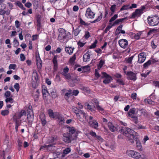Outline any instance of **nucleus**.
Returning <instances> with one entry per match:
<instances>
[{
	"label": "nucleus",
	"mask_w": 159,
	"mask_h": 159,
	"mask_svg": "<svg viewBox=\"0 0 159 159\" xmlns=\"http://www.w3.org/2000/svg\"><path fill=\"white\" fill-rule=\"evenodd\" d=\"M71 39L70 33L63 28H61L58 30L57 39L61 43H66Z\"/></svg>",
	"instance_id": "nucleus-1"
},
{
	"label": "nucleus",
	"mask_w": 159,
	"mask_h": 159,
	"mask_svg": "<svg viewBox=\"0 0 159 159\" xmlns=\"http://www.w3.org/2000/svg\"><path fill=\"white\" fill-rule=\"evenodd\" d=\"M120 132L128 138V141L133 144L134 143V139L135 133V131L130 129L126 127H122L120 130Z\"/></svg>",
	"instance_id": "nucleus-2"
},
{
	"label": "nucleus",
	"mask_w": 159,
	"mask_h": 159,
	"mask_svg": "<svg viewBox=\"0 0 159 159\" xmlns=\"http://www.w3.org/2000/svg\"><path fill=\"white\" fill-rule=\"evenodd\" d=\"M73 110L76 114L77 118L80 121L83 122L85 121L88 115L87 113H85L84 111L81 110L77 107H75Z\"/></svg>",
	"instance_id": "nucleus-3"
},
{
	"label": "nucleus",
	"mask_w": 159,
	"mask_h": 159,
	"mask_svg": "<svg viewBox=\"0 0 159 159\" xmlns=\"http://www.w3.org/2000/svg\"><path fill=\"white\" fill-rule=\"evenodd\" d=\"M27 120L29 124L32 123L34 120V114L32 110V107L31 104H29L28 108L27 109Z\"/></svg>",
	"instance_id": "nucleus-4"
},
{
	"label": "nucleus",
	"mask_w": 159,
	"mask_h": 159,
	"mask_svg": "<svg viewBox=\"0 0 159 159\" xmlns=\"http://www.w3.org/2000/svg\"><path fill=\"white\" fill-rule=\"evenodd\" d=\"M147 19L148 24L151 26L157 25L159 23V18L157 16H149Z\"/></svg>",
	"instance_id": "nucleus-5"
},
{
	"label": "nucleus",
	"mask_w": 159,
	"mask_h": 159,
	"mask_svg": "<svg viewBox=\"0 0 159 159\" xmlns=\"http://www.w3.org/2000/svg\"><path fill=\"white\" fill-rule=\"evenodd\" d=\"M75 137H73L68 132L64 133L63 134L62 140L67 143H70L71 141L75 139Z\"/></svg>",
	"instance_id": "nucleus-6"
},
{
	"label": "nucleus",
	"mask_w": 159,
	"mask_h": 159,
	"mask_svg": "<svg viewBox=\"0 0 159 159\" xmlns=\"http://www.w3.org/2000/svg\"><path fill=\"white\" fill-rule=\"evenodd\" d=\"M126 153L129 156L134 159H139L141 157L140 153L134 150H127Z\"/></svg>",
	"instance_id": "nucleus-7"
},
{
	"label": "nucleus",
	"mask_w": 159,
	"mask_h": 159,
	"mask_svg": "<svg viewBox=\"0 0 159 159\" xmlns=\"http://www.w3.org/2000/svg\"><path fill=\"white\" fill-rule=\"evenodd\" d=\"M102 74L103 75V77H102V78H103V77L105 78L103 81V82L104 84H108L110 83L113 80L112 77L106 73L105 72H102Z\"/></svg>",
	"instance_id": "nucleus-8"
},
{
	"label": "nucleus",
	"mask_w": 159,
	"mask_h": 159,
	"mask_svg": "<svg viewBox=\"0 0 159 159\" xmlns=\"http://www.w3.org/2000/svg\"><path fill=\"white\" fill-rule=\"evenodd\" d=\"M42 93L43 98L45 102H47L48 101V97L49 93L48 91L47 88L44 85H43L42 87Z\"/></svg>",
	"instance_id": "nucleus-9"
},
{
	"label": "nucleus",
	"mask_w": 159,
	"mask_h": 159,
	"mask_svg": "<svg viewBox=\"0 0 159 159\" xmlns=\"http://www.w3.org/2000/svg\"><path fill=\"white\" fill-rule=\"evenodd\" d=\"M126 75L127 76V79L129 80L135 81L137 80V73L131 71H127Z\"/></svg>",
	"instance_id": "nucleus-10"
},
{
	"label": "nucleus",
	"mask_w": 159,
	"mask_h": 159,
	"mask_svg": "<svg viewBox=\"0 0 159 159\" xmlns=\"http://www.w3.org/2000/svg\"><path fill=\"white\" fill-rule=\"evenodd\" d=\"M95 13L93 12L90 7L87 8L86 11L85 16L86 17L89 19H93L94 18Z\"/></svg>",
	"instance_id": "nucleus-11"
},
{
	"label": "nucleus",
	"mask_w": 159,
	"mask_h": 159,
	"mask_svg": "<svg viewBox=\"0 0 159 159\" xmlns=\"http://www.w3.org/2000/svg\"><path fill=\"white\" fill-rule=\"evenodd\" d=\"M55 115L56 118L55 119H58L59 124L61 125H63L65 122L63 116L59 112L56 113Z\"/></svg>",
	"instance_id": "nucleus-12"
},
{
	"label": "nucleus",
	"mask_w": 159,
	"mask_h": 159,
	"mask_svg": "<svg viewBox=\"0 0 159 159\" xmlns=\"http://www.w3.org/2000/svg\"><path fill=\"white\" fill-rule=\"evenodd\" d=\"M84 107L88 111H90L93 113L96 112L95 107L94 105H90L88 103L86 102L85 104Z\"/></svg>",
	"instance_id": "nucleus-13"
},
{
	"label": "nucleus",
	"mask_w": 159,
	"mask_h": 159,
	"mask_svg": "<svg viewBox=\"0 0 159 159\" xmlns=\"http://www.w3.org/2000/svg\"><path fill=\"white\" fill-rule=\"evenodd\" d=\"M118 43L120 46L124 49L126 48L128 45V42L126 39H120Z\"/></svg>",
	"instance_id": "nucleus-14"
},
{
	"label": "nucleus",
	"mask_w": 159,
	"mask_h": 159,
	"mask_svg": "<svg viewBox=\"0 0 159 159\" xmlns=\"http://www.w3.org/2000/svg\"><path fill=\"white\" fill-rule=\"evenodd\" d=\"M138 62L139 63H142L145 61L146 57L144 52H141L138 55Z\"/></svg>",
	"instance_id": "nucleus-15"
},
{
	"label": "nucleus",
	"mask_w": 159,
	"mask_h": 159,
	"mask_svg": "<svg viewBox=\"0 0 159 159\" xmlns=\"http://www.w3.org/2000/svg\"><path fill=\"white\" fill-rule=\"evenodd\" d=\"M142 14L138 9L135 10V11L133 12L132 14L129 16V18L131 19H134L135 18H138Z\"/></svg>",
	"instance_id": "nucleus-16"
},
{
	"label": "nucleus",
	"mask_w": 159,
	"mask_h": 159,
	"mask_svg": "<svg viewBox=\"0 0 159 159\" xmlns=\"http://www.w3.org/2000/svg\"><path fill=\"white\" fill-rule=\"evenodd\" d=\"M134 140L136 141V147L137 149L140 151H142L143 148L140 141L136 137L134 138Z\"/></svg>",
	"instance_id": "nucleus-17"
},
{
	"label": "nucleus",
	"mask_w": 159,
	"mask_h": 159,
	"mask_svg": "<svg viewBox=\"0 0 159 159\" xmlns=\"http://www.w3.org/2000/svg\"><path fill=\"white\" fill-rule=\"evenodd\" d=\"M35 58L36 64L38 69V71L39 72V69L40 68V55L39 51H38L35 52Z\"/></svg>",
	"instance_id": "nucleus-18"
},
{
	"label": "nucleus",
	"mask_w": 159,
	"mask_h": 159,
	"mask_svg": "<svg viewBox=\"0 0 159 159\" xmlns=\"http://www.w3.org/2000/svg\"><path fill=\"white\" fill-rule=\"evenodd\" d=\"M69 129L68 133L70 134V135L73 136V137H75V139L77 137V134L76 133V130L74 127H69L68 128Z\"/></svg>",
	"instance_id": "nucleus-19"
},
{
	"label": "nucleus",
	"mask_w": 159,
	"mask_h": 159,
	"mask_svg": "<svg viewBox=\"0 0 159 159\" xmlns=\"http://www.w3.org/2000/svg\"><path fill=\"white\" fill-rule=\"evenodd\" d=\"M80 81V79L77 77L73 78L72 79L69 83V85L71 87H74L76 84L78 83Z\"/></svg>",
	"instance_id": "nucleus-20"
},
{
	"label": "nucleus",
	"mask_w": 159,
	"mask_h": 159,
	"mask_svg": "<svg viewBox=\"0 0 159 159\" xmlns=\"http://www.w3.org/2000/svg\"><path fill=\"white\" fill-rule=\"evenodd\" d=\"M108 127L110 130L112 132H114L118 130V127L114 126L113 124L111 122H109L108 124Z\"/></svg>",
	"instance_id": "nucleus-21"
},
{
	"label": "nucleus",
	"mask_w": 159,
	"mask_h": 159,
	"mask_svg": "<svg viewBox=\"0 0 159 159\" xmlns=\"http://www.w3.org/2000/svg\"><path fill=\"white\" fill-rule=\"evenodd\" d=\"M48 113L49 115V117L50 118L55 119L56 118V116L55 114L56 113H58V112H53L52 110L49 109L48 111Z\"/></svg>",
	"instance_id": "nucleus-22"
},
{
	"label": "nucleus",
	"mask_w": 159,
	"mask_h": 159,
	"mask_svg": "<svg viewBox=\"0 0 159 159\" xmlns=\"http://www.w3.org/2000/svg\"><path fill=\"white\" fill-rule=\"evenodd\" d=\"M89 126L95 129H97L98 126V124L96 120H93L90 124L89 125Z\"/></svg>",
	"instance_id": "nucleus-23"
},
{
	"label": "nucleus",
	"mask_w": 159,
	"mask_h": 159,
	"mask_svg": "<svg viewBox=\"0 0 159 159\" xmlns=\"http://www.w3.org/2000/svg\"><path fill=\"white\" fill-rule=\"evenodd\" d=\"M90 54L87 52L83 56V60L84 62H87L90 60Z\"/></svg>",
	"instance_id": "nucleus-24"
},
{
	"label": "nucleus",
	"mask_w": 159,
	"mask_h": 159,
	"mask_svg": "<svg viewBox=\"0 0 159 159\" xmlns=\"http://www.w3.org/2000/svg\"><path fill=\"white\" fill-rule=\"evenodd\" d=\"M57 56H54L52 59V62L54 64V69L56 70L58 67L57 61Z\"/></svg>",
	"instance_id": "nucleus-25"
},
{
	"label": "nucleus",
	"mask_w": 159,
	"mask_h": 159,
	"mask_svg": "<svg viewBox=\"0 0 159 159\" xmlns=\"http://www.w3.org/2000/svg\"><path fill=\"white\" fill-rule=\"evenodd\" d=\"M74 48H72L71 47H66L65 48V51L69 54V55H71L73 53V51L74 49Z\"/></svg>",
	"instance_id": "nucleus-26"
},
{
	"label": "nucleus",
	"mask_w": 159,
	"mask_h": 159,
	"mask_svg": "<svg viewBox=\"0 0 159 159\" xmlns=\"http://www.w3.org/2000/svg\"><path fill=\"white\" fill-rule=\"evenodd\" d=\"M81 31V29H80V26H79L75 30H74V27H73V33L75 36H77Z\"/></svg>",
	"instance_id": "nucleus-27"
},
{
	"label": "nucleus",
	"mask_w": 159,
	"mask_h": 159,
	"mask_svg": "<svg viewBox=\"0 0 159 159\" xmlns=\"http://www.w3.org/2000/svg\"><path fill=\"white\" fill-rule=\"evenodd\" d=\"M136 109L135 108H132L130 109L129 111L128 112V115L129 116L133 117L134 116H133L135 114Z\"/></svg>",
	"instance_id": "nucleus-28"
},
{
	"label": "nucleus",
	"mask_w": 159,
	"mask_h": 159,
	"mask_svg": "<svg viewBox=\"0 0 159 159\" xmlns=\"http://www.w3.org/2000/svg\"><path fill=\"white\" fill-rule=\"evenodd\" d=\"M134 128L135 129H145L146 127L145 126H143L141 124H136L133 126Z\"/></svg>",
	"instance_id": "nucleus-29"
},
{
	"label": "nucleus",
	"mask_w": 159,
	"mask_h": 159,
	"mask_svg": "<svg viewBox=\"0 0 159 159\" xmlns=\"http://www.w3.org/2000/svg\"><path fill=\"white\" fill-rule=\"evenodd\" d=\"M126 19V18L119 19L115 21L114 23L112 25V26H115L118 24L120 22H122Z\"/></svg>",
	"instance_id": "nucleus-30"
},
{
	"label": "nucleus",
	"mask_w": 159,
	"mask_h": 159,
	"mask_svg": "<svg viewBox=\"0 0 159 159\" xmlns=\"http://www.w3.org/2000/svg\"><path fill=\"white\" fill-rule=\"evenodd\" d=\"M26 114V111L25 110H22L18 113L17 117L18 119H20L24 115H25Z\"/></svg>",
	"instance_id": "nucleus-31"
},
{
	"label": "nucleus",
	"mask_w": 159,
	"mask_h": 159,
	"mask_svg": "<svg viewBox=\"0 0 159 159\" xmlns=\"http://www.w3.org/2000/svg\"><path fill=\"white\" fill-rule=\"evenodd\" d=\"M151 64V61L150 60H148L147 62L143 64V69H147Z\"/></svg>",
	"instance_id": "nucleus-32"
},
{
	"label": "nucleus",
	"mask_w": 159,
	"mask_h": 159,
	"mask_svg": "<svg viewBox=\"0 0 159 159\" xmlns=\"http://www.w3.org/2000/svg\"><path fill=\"white\" fill-rule=\"evenodd\" d=\"M32 78H34L36 81L39 80V76L37 72L36 71H34L32 75Z\"/></svg>",
	"instance_id": "nucleus-33"
},
{
	"label": "nucleus",
	"mask_w": 159,
	"mask_h": 159,
	"mask_svg": "<svg viewBox=\"0 0 159 159\" xmlns=\"http://www.w3.org/2000/svg\"><path fill=\"white\" fill-rule=\"evenodd\" d=\"M95 107L97 109L100 113L104 112V109L100 106L99 104L96 105Z\"/></svg>",
	"instance_id": "nucleus-34"
},
{
	"label": "nucleus",
	"mask_w": 159,
	"mask_h": 159,
	"mask_svg": "<svg viewBox=\"0 0 159 159\" xmlns=\"http://www.w3.org/2000/svg\"><path fill=\"white\" fill-rule=\"evenodd\" d=\"M93 117L91 116H88V115L87 117H86V119H85V121H87L89 124H90L91 123V122L93 121Z\"/></svg>",
	"instance_id": "nucleus-35"
},
{
	"label": "nucleus",
	"mask_w": 159,
	"mask_h": 159,
	"mask_svg": "<svg viewBox=\"0 0 159 159\" xmlns=\"http://www.w3.org/2000/svg\"><path fill=\"white\" fill-rule=\"evenodd\" d=\"M36 92L38 94H35L33 96L34 100L35 102H37L39 100V90L38 89L36 91Z\"/></svg>",
	"instance_id": "nucleus-36"
},
{
	"label": "nucleus",
	"mask_w": 159,
	"mask_h": 159,
	"mask_svg": "<svg viewBox=\"0 0 159 159\" xmlns=\"http://www.w3.org/2000/svg\"><path fill=\"white\" fill-rule=\"evenodd\" d=\"M104 63V61L102 60H101L100 61L99 64L98 65V69L100 70L102 67Z\"/></svg>",
	"instance_id": "nucleus-37"
},
{
	"label": "nucleus",
	"mask_w": 159,
	"mask_h": 159,
	"mask_svg": "<svg viewBox=\"0 0 159 159\" xmlns=\"http://www.w3.org/2000/svg\"><path fill=\"white\" fill-rule=\"evenodd\" d=\"M76 59V54H74L71 57H70L69 60V62L70 63L72 64L75 61Z\"/></svg>",
	"instance_id": "nucleus-38"
},
{
	"label": "nucleus",
	"mask_w": 159,
	"mask_h": 159,
	"mask_svg": "<svg viewBox=\"0 0 159 159\" xmlns=\"http://www.w3.org/2000/svg\"><path fill=\"white\" fill-rule=\"evenodd\" d=\"M71 152V149L70 148H66L63 151V154L64 155H67Z\"/></svg>",
	"instance_id": "nucleus-39"
},
{
	"label": "nucleus",
	"mask_w": 159,
	"mask_h": 159,
	"mask_svg": "<svg viewBox=\"0 0 159 159\" xmlns=\"http://www.w3.org/2000/svg\"><path fill=\"white\" fill-rule=\"evenodd\" d=\"M9 111L7 110H2L1 111V114L3 116H6L8 115L9 114Z\"/></svg>",
	"instance_id": "nucleus-40"
},
{
	"label": "nucleus",
	"mask_w": 159,
	"mask_h": 159,
	"mask_svg": "<svg viewBox=\"0 0 159 159\" xmlns=\"http://www.w3.org/2000/svg\"><path fill=\"white\" fill-rule=\"evenodd\" d=\"M134 38L136 40H138L139 39L141 35V33H138L136 34H134Z\"/></svg>",
	"instance_id": "nucleus-41"
},
{
	"label": "nucleus",
	"mask_w": 159,
	"mask_h": 159,
	"mask_svg": "<svg viewBox=\"0 0 159 159\" xmlns=\"http://www.w3.org/2000/svg\"><path fill=\"white\" fill-rule=\"evenodd\" d=\"M80 20V24L81 25H84V26H88V24L87 23H86L82 19L80 18L79 19Z\"/></svg>",
	"instance_id": "nucleus-42"
},
{
	"label": "nucleus",
	"mask_w": 159,
	"mask_h": 159,
	"mask_svg": "<svg viewBox=\"0 0 159 159\" xmlns=\"http://www.w3.org/2000/svg\"><path fill=\"white\" fill-rule=\"evenodd\" d=\"M37 30H40V17L39 15L37 16Z\"/></svg>",
	"instance_id": "nucleus-43"
},
{
	"label": "nucleus",
	"mask_w": 159,
	"mask_h": 159,
	"mask_svg": "<svg viewBox=\"0 0 159 159\" xmlns=\"http://www.w3.org/2000/svg\"><path fill=\"white\" fill-rule=\"evenodd\" d=\"M69 70V68L68 67H67V66H66L63 69V72L61 73V74L62 75L64 74H67Z\"/></svg>",
	"instance_id": "nucleus-44"
},
{
	"label": "nucleus",
	"mask_w": 159,
	"mask_h": 159,
	"mask_svg": "<svg viewBox=\"0 0 159 159\" xmlns=\"http://www.w3.org/2000/svg\"><path fill=\"white\" fill-rule=\"evenodd\" d=\"M97 43V40H96L95 41V42L91 45L89 46V48L92 49L95 48L96 46Z\"/></svg>",
	"instance_id": "nucleus-45"
},
{
	"label": "nucleus",
	"mask_w": 159,
	"mask_h": 159,
	"mask_svg": "<svg viewBox=\"0 0 159 159\" xmlns=\"http://www.w3.org/2000/svg\"><path fill=\"white\" fill-rule=\"evenodd\" d=\"M90 37V35L89 32L88 31H85L84 35V38L86 39H87Z\"/></svg>",
	"instance_id": "nucleus-46"
},
{
	"label": "nucleus",
	"mask_w": 159,
	"mask_h": 159,
	"mask_svg": "<svg viewBox=\"0 0 159 159\" xmlns=\"http://www.w3.org/2000/svg\"><path fill=\"white\" fill-rule=\"evenodd\" d=\"M129 5H124L121 8L120 10L122 11L124 10H127L130 9L129 8Z\"/></svg>",
	"instance_id": "nucleus-47"
},
{
	"label": "nucleus",
	"mask_w": 159,
	"mask_h": 159,
	"mask_svg": "<svg viewBox=\"0 0 159 159\" xmlns=\"http://www.w3.org/2000/svg\"><path fill=\"white\" fill-rule=\"evenodd\" d=\"M13 43L14 47H17L18 46L19 43V42L16 38L14 39Z\"/></svg>",
	"instance_id": "nucleus-48"
},
{
	"label": "nucleus",
	"mask_w": 159,
	"mask_h": 159,
	"mask_svg": "<svg viewBox=\"0 0 159 159\" xmlns=\"http://www.w3.org/2000/svg\"><path fill=\"white\" fill-rule=\"evenodd\" d=\"M6 102L7 103L8 102H10L11 103L13 102V99L11 97L7 98L5 100Z\"/></svg>",
	"instance_id": "nucleus-49"
},
{
	"label": "nucleus",
	"mask_w": 159,
	"mask_h": 159,
	"mask_svg": "<svg viewBox=\"0 0 159 159\" xmlns=\"http://www.w3.org/2000/svg\"><path fill=\"white\" fill-rule=\"evenodd\" d=\"M116 81L119 84L124 85L125 84V82L121 79H117L116 80Z\"/></svg>",
	"instance_id": "nucleus-50"
},
{
	"label": "nucleus",
	"mask_w": 159,
	"mask_h": 159,
	"mask_svg": "<svg viewBox=\"0 0 159 159\" xmlns=\"http://www.w3.org/2000/svg\"><path fill=\"white\" fill-rule=\"evenodd\" d=\"M118 17V15L115 14L114 16L112 17L111 19L109 20V21L110 22H111L114 21Z\"/></svg>",
	"instance_id": "nucleus-51"
},
{
	"label": "nucleus",
	"mask_w": 159,
	"mask_h": 159,
	"mask_svg": "<svg viewBox=\"0 0 159 159\" xmlns=\"http://www.w3.org/2000/svg\"><path fill=\"white\" fill-rule=\"evenodd\" d=\"M68 1L71 3L75 4L79 2V4L81 5V2H79V0H68Z\"/></svg>",
	"instance_id": "nucleus-52"
},
{
	"label": "nucleus",
	"mask_w": 159,
	"mask_h": 159,
	"mask_svg": "<svg viewBox=\"0 0 159 159\" xmlns=\"http://www.w3.org/2000/svg\"><path fill=\"white\" fill-rule=\"evenodd\" d=\"M141 113L143 115L146 116H148V113L146 110L142 109L141 110Z\"/></svg>",
	"instance_id": "nucleus-53"
},
{
	"label": "nucleus",
	"mask_w": 159,
	"mask_h": 159,
	"mask_svg": "<svg viewBox=\"0 0 159 159\" xmlns=\"http://www.w3.org/2000/svg\"><path fill=\"white\" fill-rule=\"evenodd\" d=\"M14 88L16 89V91L18 92L20 88L19 83H16L14 85Z\"/></svg>",
	"instance_id": "nucleus-54"
},
{
	"label": "nucleus",
	"mask_w": 159,
	"mask_h": 159,
	"mask_svg": "<svg viewBox=\"0 0 159 159\" xmlns=\"http://www.w3.org/2000/svg\"><path fill=\"white\" fill-rule=\"evenodd\" d=\"M18 32H20V33L19 34V39L22 40L23 39V36L22 34V30L21 29L19 31H18Z\"/></svg>",
	"instance_id": "nucleus-55"
},
{
	"label": "nucleus",
	"mask_w": 159,
	"mask_h": 159,
	"mask_svg": "<svg viewBox=\"0 0 159 159\" xmlns=\"http://www.w3.org/2000/svg\"><path fill=\"white\" fill-rule=\"evenodd\" d=\"M123 26V25H120L117 28L116 31V34L119 32V31H120L121 30V29Z\"/></svg>",
	"instance_id": "nucleus-56"
},
{
	"label": "nucleus",
	"mask_w": 159,
	"mask_h": 159,
	"mask_svg": "<svg viewBox=\"0 0 159 159\" xmlns=\"http://www.w3.org/2000/svg\"><path fill=\"white\" fill-rule=\"evenodd\" d=\"M16 67V65L15 64H10L9 66V69L10 70H15Z\"/></svg>",
	"instance_id": "nucleus-57"
},
{
	"label": "nucleus",
	"mask_w": 159,
	"mask_h": 159,
	"mask_svg": "<svg viewBox=\"0 0 159 159\" xmlns=\"http://www.w3.org/2000/svg\"><path fill=\"white\" fill-rule=\"evenodd\" d=\"M137 94L135 93H133L131 95V98L133 100H136L137 99Z\"/></svg>",
	"instance_id": "nucleus-58"
},
{
	"label": "nucleus",
	"mask_w": 159,
	"mask_h": 159,
	"mask_svg": "<svg viewBox=\"0 0 159 159\" xmlns=\"http://www.w3.org/2000/svg\"><path fill=\"white\" fill-rule=\"evenodd\" d=\"M79 92L78 90H73L72 93V95L75 96H76L78 95L79 94Z\"/></svg>",
	"instance_id": "nucleus-59"
},
{
	"label": "nucleus",
	"mask_w": 159,
	"mask_h": 159,
	"mask_svg": "<svg viewBox=\"0 0 159 159\" xmlns=\"http://www.w3.org/2000/svg\"><path fill=\"white\" fill-rule=\"evenodd\" d=\"M20 58L21 61H24L25 60V57L24 54L21 53L20 55Z\"/></svg>",
	"instance_id": "nucleus-60"
},
{
	"label": "nucleus",
	"mask_w": 159,
	"mask_h": 159,
	"mask_svg": "<svg viewBox=\"0 0 159 159\" xmlns=\"http://www.w3.org/2000/svg\"><path fill=\"white\" fill-rule=\"evenodd\" d=\"M11 92L9 91H6L4 94V96L6 98H7L9 97L11 95Z\"/></svg>",
	"instance_id": "nucleus-61"
},
{
	"label": "nucleus",
	"mask_w": 159,
	"mask_h": 159,
	"mask_svg": "<svg viewBox=\"0 0 159 159\" xmlns=\"http://www.w3.org/2000/svg\"><path fill=\"white\" fill-rule=\"evenodd\" d=\"M112 25H108L104 30V33H106L107 32V31L112 27Z\"/></svg>",
	"instance_id": "nucleus-62"
},
{
	"label": "nucleus",
	"mask_w": 159,
	"mask_h": 159,
	"mask_svg": "<svg viewBox=\"0 0 159 159\" xmlns=\"http://www.w3.org/2000/svg\"><path fill=\"white\" fill-rule=\"evenodd\" d=\"M116 6L115 4H114L111 6L110 7V10L112 12H114L116 8Z\"/></svg>",
	"instance_id": "nucleus-63"
},
{
	"label": "nucleus",
	"mask_w": 159,
	"mask_h": 159,
	"mask_svg": "<svg viewBox=\"0 0 159 159\" xmlns=\"http://www.w3.org/2000/svg\"><path fill=\"white\" fill-rule=\"evenodd\" d=\"M153 83L156 87H158L159 88V81H154L153 82Z\"/></svg>",
	"instance_id": "nucleus-64"
}]
</instances>
